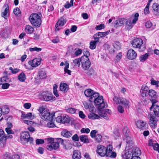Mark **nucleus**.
Here are the masks:
<instances>
[{"label":"nucleus","mask_w":159,"mask_h":159,"mask_svg":"<svg viewBox=\"0 0 159 159\" xmlns=\"http://www.w3.org/2000/svg\"><path fill=\"white\" fill-rule=\"evenodd\" d=\"M113 147L111 145H108L105 147L101 145L97 146L96 152L101 157H110L114 158L116 157V153L112 151Z\"/></svg>","instance_id":"nucleus-1"},{"label":"nucleus","mask_w":159,"mask_h":159,"mask_svg":"<svg viewBox=\"0 0 159 159\" xmlns=\"http://www.w3.org/2000/svg\"><path fill=\"white\" fill-rule=\"evenodd\" d=\"M128 144L127 143L124 153L122 154L123 158L128 159L135 155H139L140 154V151L139 149H136L134 150L132 147H129Z\"/></svg>","instance_id":"nucleus-2"},{"label":"nucleus","mask_w":159,"mask_h":159,"mask_svg":"<svg viewBox=\"0 0 159 159\" xmlns=\"http://www.w3.org/2000/svg\"><path fill=\"white\" fill-rule=\"evenodd\" d=\"M90 102H93L98 110L100 111L104 108L106 106L103 96L100 95L98 93L95 97L91 99Z\"/></svg>","instance_id":"nucleus-3"},{"label":"nucleus","mask_w":159,"mask_h":159,"mask_svg":"<svg viewBox=\"0 0 159 159\" xmlns=\"http://www.w3.org/2000/svg\"><path fill=\"white\" fill-rule=\"evenodd\" d=\"M41 14L33 13L30 16L29 19L31 24L35 27H39L41 23Z\"/></svg>","instance_id":"nucleus-4"},{"label":"nucleus","mask_w":159,"mask_h":159,"mask_svg":"<svg viewBox=\"0 0 159 159\" xmlns=\"http://www.w3.org/2000/svg\"><path fill=\"white\" fill-rule=\"evenodd\" d=\"M40 99L44 101H53L55 100V98L52 93L47 91H44L41 93L39 96Z\"/></svg>","instance_id":"nucleus-5"},{"label":"nucleus","mask_w":159,"mask_h":159,"mask_svg":"<svg viewBox=\"0 0 159 159\" xmlns=\"http://www.w3.org/2000/svg\"><path fill=\"white\" fill-rule=\"evenodd\" d=\"M33 140V138L30 137V134L28 132L24 131L21 134L20 140L22 142L21 143L25 144L29 142L31 143H32Z\"/></svg>","instance_id":"nucleus-6"},{"label":"nucleus","mask_w":159,"mask_h":159,"mask_svg":"<svg viewBox=\"0 0 159 159\" xmlns=\"http://www.w3.org/2000/svg\"><path fill=\"white\" fill-rule=\"evenodd\" d=\"M152 103V105L150 108V110H152L154 115L157 117H159V106L156 104L158 101L155 99H151L150 100Z\"/></svg>","instance_id":"nucleus-7"},{"label":"nucleus","mask_w":159,"mask_h":159,"mask_svg":"<svg viewBox=\"0 0 159 159\" xmlns=\"http://www.w3.org/2000/svg\"><path fill=\"white\" fill-rule=\"evenodd\" d=\"M41 118L44 120H52L55 118V113L50 114L48 111L46 110L42 113L41 115Z\"/></svg>","instance_id":"nucleus-8"},{"label":"nucleus","mask_w":159,"mask_h":159,"mask_svg":"<svg viewBox=\"0 0 159 159\" xmlns=\"http://www.w3.org/2000/svg\"><path fill=\"white\" fill-rule=\"evenodd\" d=\"M81 62L82 68L84 70H87L90 66L91 62L89 58L85 57H81Z\"/></svg>","instance_id":"nucleus-9"},{"label":"nucleus","mask_w":159,"mask_h":159,"mask_svg":"<svg viewBox=\"0 0 159 159\" xmlns=\"http://www.w3.org/2000/svg\"><path fill=\"white\" fill-rule=\"evenodd\" d=\"M148 117L149 120V125L150 126L153 128L156 127L157 120L156 117L151 113H149L148 114Z\"/></svg>","instance_id":"nucleus-10"},{"label":"nucleus","mask_w":159,"mask_h":159,"mask_svg":"<svg viewBox=\"0 0 159 159\" xmlns=\"http://www.w3.org/2000/svg\"><path fill=\"white\" fill-rule=\"evenodd\" d=\"M113 100L116 104H123L125 106H128L129 103V102L126 99L116 96H115Z\"/></svg>","instance_id":"nucleus-11"},{"label":"nucleus","mask_w":159,"mask_h":159,"mask_svg":"<svg viewBox=\"0 0 159 159\" xmlns=\"http://www.w3.org/2000/svg\"><path fill=\"white\" fill-rule=\"evenodd\" d=\"M84 93L86 96L89 98V100L90 101L91 99L95 97L98 93L95 92L91 89H88L85 90Z\"/></svg>","instance_id":"nucleus-12"},{"label":"nucleus","mask_w":159,"mask_h":159,"mask_svg":"<svg viewBox=\"0 0 159 159\" xmlns=\"http://www.w3.org/2000/svg\"><path fill=\"white\" fill-rule=\"evenodd\" d=\"M131 43L134 48L140 49L143 43V41L141 39L137 38L132 41Z\"/></svg>","instance_id":"nucleus-13"},{"label":"nucleus","mask_w":159,"mask_h":159,"mask_svg":"<svg viewBox=\"0 0 159 159\" xmlns=\"http://www.w3.org/2000/svg\"><path fill=\"white\" fill-rule=\"evenodd\" d=\"M42 59L40 58H36L28 62L29 64L33 67H36L41 64Z\"/></svg>","instance_id":"nucleus-14"},{"label":"nucleus","mask_w":159,"mask_h":159,"mask_svg":"<svg viewBox=\"0 0 159 159\" xmlns=\"http://www.w3.org/2000/svg\"><path fill=\"white\" fill-rule=\"evenodd\" d=\"M66 22V21L63 18L61 17L57 21L55 25V31H57L61 29V27L64 25Z\"/></svg>","instance_id":"nucleus-15"},{"label":"nucleus","mask_w":159,"mask_h":159,"mask_svg":"<svg viewBox=\"0 0 159 159\" xmlns=\"http://www.w3.org/2000/svg\"><path fill=\"white\" fill-rule=\"evenodd\" d=\"M137 56L136 52L133 49H130L128 51L127 56L129 59L133 60L136 58Z\"/></svg>","instance_id":"nucleus-16"},{"label":"nucleus","mask_w":159,"mask_h":159,"mask_svg":"<svg viewBox=\"0 0 159 159\" xmlns=\"http://www.w3.org/2000/svg\"><path fill=\"white\" fill-rule=\"evenodd\" d=\"M59 143L54 141L52 143L47 145V148L49 150L51 151L53 149H57L59 148Z\"/></svg>","instance_id":"nucleus-17"},{"label":"nucleus","mask_w":159,"mask_h":159,"mask_svg":"<svg viewBox=\"0 0 159 159\" xmlns=\"http://www.w3.org/2000/svg\"><path fill=\"white\" fill-rule=\"evenodd\" d=\"M21 117L22 119L27 118L29 120H32L34 118V116L32 115L31 113L29 112L27 114L24 113L23 111L21 112Z\"/></svg>","instance_id":"nucleus-18"},{"label":"nucleus","mask_w":159,"mask_h":159,"mask_svg":"<svg viewBox=\"0 0 159 159\" xmlns=\"http://www.w3.org/2000/svg\"><path fill=\"white\" fill-rule=\"evenodd\" d=\"M4 7H5V9L4 11L1 13V16L2 17L7 19V14L9 12V7L8 5H5Z\"/></svg>","instance_id":"nucleus-19"},{"label":"nucleus","mask_w":159,"mask_h":159,"mask_svg":"<svg viewBox=\"0 0 159 159\" xmlns=\"http://www.w3.org/2000/svg\"><path fill=\"white\" fill-rule=\"evenodd\" d=\"M153 12L156 16L159 15V5L157 3H154L152 5Z\"/></svg>","instance_id":"nucleus-20"},{"label":"nucleus","mask_w":159,"mask_h":159,"mask_svg":"<svg viewBox=\"0 0 159 159\" xmlns=\"http://www.w3.org/2000/svg\"><path fill=\"white\" fill-rule=\"evenodd\" d=\"M60 90L64 93H66L69 89L68 85L66 83H61L60 85Z\"/></svg>","instance_id":"nucleus-21"},{"label":"nucleus","mask_w":159,"mask_h":159,"mask_svg":"<svg viewBox=\"0 0 159 159\" xmlns=\"http://www.w3.org/2000/svg\"><path fill=\"white\" fill-rule=\"evenodd\" d=\"M61 134L62 136L66 138L70 137L72 135L71 132L68 131L66 129L63 130L61 132Z\"/></svg>","instance_id":"nucleus-22"},{"label":"nucleus","mask_w":159,"mask_h":159,"mask_svg":"<svg viewBox=\"0 0 159 159\" xmlns=\"http://www.w3.org/2000/svg\"><path fill=\"white\" fill-rule=\"evenodd\" d=\"M125 23V19L124 18H121L119 19L118 20H116L114 23V26L115 27H117L119 26H121L122 25L124 24Z\"/></svg>","instance_id":"nucleus-23"},{"label":"nucleus","mask_w":159,"mask_h":159,"mask_svg":"<svg viewBox=\"0 0 159 159\" xmlns=\"http://www.w3.org/2000/svg\"><path fill=\"white\" fill-rule=\"evenodd\" d=\"M146 123L142 120H138L136 122L137 127L140 129H143L146 127Z\"/></svg>","instance_id":"nucleus-24"},{"label":"nucleus","mask_w":159,"mask_h":159,"mask_svg":"<svg viewBox=\"0 0 159 159\" xmlns=\"http://www.w3.org/2000/svg\"><path fill=\"white\" fill-rule=\"evenodd\" d=\"M39 75L41 79H45L47 77L46 72L43 69L39 70Z\"/></svg>","instance_id":"nucleus-25"},{"label":"nucleus","mask_w":159,"mask_h":159,"mask_svg":"<svg viewBox=\"0 0 159 159\" xmlns=\"http://www.w3.org/2000/svg\"><path fill=\"white\" fill-rule=\"evenodd\" d=\"M25 32L28 34H31L34 31V28L31 25H26L25 28Z\"/></svg>","instance_id":"nucleus-26"},{"label":"nucleus","mask_w":159,"mask_h":159,"mask_svg":"<svg viewBox=\"0 0 159 159\" xmlns=\"http://www.w3.org/2000/svg\"><path fill=\"white\" fill-rule=\"evenodd\" d=\"M61 123H68L69 122L70 119L69 117L66 115H61Z\"/></svg>","instance_id":"nucleus-27"},{"label":"nucleus","mask_w":159,"mask_h":159,"mask_svg":"<svg viewBox=\"0 0 159 159\" xmlns=\"http://www.w3.org/2000/svg\"><path fill=\"white\" fill-rule=\"evenodd\" d=\"M79 138L80 141L84 143H88L89 142V139L87 135H81Z\"/></svg>","instance_id":"nucleus-28"},{"label":"nucleus","mask_w":159,"mask_h":159,"mask_svg":"<svg viewBox=\"0 0 159 159\" xmlns=\"http://www.w3.org/2000/svg\"><path fill=\"white\" fill-rule=\"evenodd\" d=\"M1 111L2 114L5 115L8 114L9 111V109L7 106H3L2 108L1 107Z\"/></svg>","instance_id":"nucleus-29"},{"label":"nucleus","mask_w":159,"mask_h":159,"mask_svg":"<svg viewBox=\"0 0 159 159\" xmlns=\"http://www.w3.org/2000/svg\"><path fill=\"white\" fill-rule=\"evenodd\" d=\"M88 117L89 119L92 120L98 119L100 118L99 116L93 112L90 113Z\"/></svg>","instance_id":"nucleus-30"},{"label":"nucleus","mask_w":159,"mask_h":159,"mask_svg":"<svg viewBox=\"0 0 159 159\" xmlns=\"http://www.w3.org/2000/svg\"><path fill=\"white\" fill-rule=\"evenodd\" d=\"M73 159H80L81 158L80 154L78 151L75 150L72 156Z\"/></svg>","instance_id":"nucleus-31"},{"label":"nucleus","mask_w":159,"mask_h":159,"mask_svg":"<svg viewBox=\"0 0 159 159\" xmlns=\"http://www.w3.org/2000/svg\"><path fill=\"white\" fill-rule=\"evenodd\" d=\"M148 95L151 98H153L155 99L157 98V95L156 92L155 91L152 89L149 90Z\"/></svg>","instance_id":"nucleus-32"},{"label":"nucleus","mask_w":159,"mask_h":159,"mask_svg":"<svg viewBox=\"0 0 159 159\" xmlns=\"http://www.w3.org/2000/svg\"><path fill=\"white\" fill-rule=\"evenodd\" d=\"M109 34L108 31L105 32H99L95 34V36H97L99 38H102L105 37Z\"/></svg>","instance_id":"nucleus-33"},{"label":"nucleus","mask_w":159,"mask_h":159,"mask_svg":"<svg viewBox=\"0 0 159 159\" xmlns=\"http://www.w3.org/2000/svg\"><path fill=\"white\" fill-rule=\"evenodd\" d=\"M149 56V54L148 53H146L144 55H141L139 57V60L141 61H145Z\"/></svg>","instance_id":"nucleus-34"},{"label":"nucleus","mask_w":159,"mask_h":159,"mask_svg":"<svg viewBox=\"0 0 159 159\" xmlns=\"http://www.w3.org/2000/svg\"><path fill=\"white\" fill-rule=\"evenodd\" d=\"M110 115V112H108V114L106 111H102V113L101 116L106 120L109 119Z\"/></svg>","instance_id":"nucleus-35"},{"label":"nucleus","mask_w":159,"mask_h":159,"mask_svg":"<svg viewBox=\"0 0 159 159\" xmlns=\"http://www.w3.org/2000/svg\"><path fill=\"white\" fill-rule=\"evenodd\" d=\"M13 12L16 17H19L20 16V9L18 7H16L14 9Z\"/></svg>","instance_id":"nucleus-36"},{"label":"nucleus","mask_w":159,"mask_h":159,"mask_svg":"<svg viewBox=\"0 0 159 159\" xmlns=\"http://www.w3.org/2000/svg\"><path fill=\"white\" fill-rule=\"evenodd\" d=\"M4 132L2 129H0V142H3V141H5L6 139L4 138Z\"/></svg>","instance_id":"nucleus-37"},{"label":"nucleus","mask_w":159,"mask_h":159,"mask_svg":"<svg viewBox=\"0 0 159 159\" xmlns=\"http://www.w3.org/2000/svg\"><path fill=\"white\" fill-rule=\"evenodd\" d=\"M81 62V58H80L76 59L73 60V62L75 66L79 67L80 66Z\"/></svg>","instance_id":"nucleus-38"},{"label":"nucleus","mask_w":159,"mask_h":159,"mask_svg":"<svg viewBox=\"0 0 159 159\" xmlns=\"http://www.w3.org/2000/svg\"><path fill=\"white\" fill-rule=\"evenodd\" d=\"M4 159H13V155L9 152H6L4 156Z\"/></svg>","instance_id":"nucleus-39"},{"label":"nucleus","mask_w":159,"mask_h":159,"mask_svg":"<svg viewBox=\"0 0 159 159\" xmlns=\"http://www.w3.org/2000/svg\"><path fill=\"white\" fill-rule=\"evenodd\" d=\"M113 46L114 48L117 50L120 49L121 47L120 43L118 42H116L113 44Z\"/></svg>","instance_id":"nucleus-40"},{"label":"nucleus","mask_w":159,"mask_h":159,"mask_svg":"<svg viewBox=\"0 0 159 159\" xmlns=\"http://www.w3.org/2000/svg\"><path fill=\"white\" fill-rule=\"evenodd\" d=\"M77 110V109L72 107L68 108L67 109H66V111L67 112L71 114L75 113Z\"/></svg>","instance_id":"nucleus-41"},{"label":"nucleus","mask_w":159,"mask_h":159,"mask_svg":"<svg viewBox=\"0 0 159 159\" xmlns=\"http://www.w3.org/2000/svg\"><path fill=\"white\" fill-rule=\"evenodd\" d=\"M122 53L121 52H119L116 56L115 59L116 62H118L121 59Z\"/></svg>","instance_id":"nucleus-42"},{"label":"nucleus","mask_w":159,"mask_h":159,"mask_svg":"<svg viewBox=\"0 0 159 159\" xmlns=\"http://www.w3.org/2000/svg\"><path fill=\"white\" fill-rule=\"evenodd\" d=\"M97 43L94 41H91L90 43V48L92 49H94L96 48V44Z\"/></svg>","instance_id":"nucleus-43"},{"label":"nucleus","mask_w":159,"mask_h":159,"mask_svg":"<svg viewBox=\"0 0 159 159\" xmlns=\"http://www.w3.org/2000/svg\"><path fill=\"white\" fill-rule=\"evenodd\" d=\"M50 121L47 124V126L48 128H53L55 126V125L53 123V120H49Z\"/></svg>","instance_id":"nucleus-44"},{"label":"nucleus","mask_w":159,"mask_h":159,"mask_svg":"<svg viewBox=\"0 0 159 159\" xmlns=\"http://www.w3.org/2000/svg\"><path fill=\"white\" fill-rule=\"evenodd\" d=\"M29 50L31 52H33L34 51H36L37 52H39L41 51L42 49L40 48H37L35 47L34 48H29Z\"/></svg>","instance_id":"nucleus-45"},{"label":"nucleus","mask_w":159,"mask_h":159,"mask_svg":"<svg viewBox=\"0 0 159 159\" xmlns=\"http://www.w3.org/2000/svg\"><path fill=\"white\" fill-rule=\"evenodd\" d=\"M94 138H95V139L98 142H100L101 141L102 137L100 134H96Z\"/></svg>","instance_id":"nucleus-46"},{"label":"nucleus","mask_w":159,"mask_h":159,"mask_svg":"<svg viewBox=\"0 0 159 159\" xmlns=\"http://www.w3.org/2000/svg\"><path fill=\"white\" fill-rule=\"evenodd\" d=\"M45 142L48 144L52 143L54 141V139L53 138H48V139H45Z\"/></svg>","instance_id":"nucleus-47"},{"label":"nucleus","mask_w":159,"mask_h":159,"mask_svg":"<svg viewBox=\"0 0 159 159\" xmlns=\"http://www.w3.org/2000/svg\"><path fill=\"white\" fill-rule=\"evenodd\" d=\"M105 28V25L103 24H102L99 25H97L95 28L97 30H100L103 29Z\"/></svg>","instance_id":"nucleus-48"},{"label":"nucleus","mask_w":159,"mask_h":159,"mask_svg":"<svg viewBox=\"0 0 159 159\" xmlns=\"http://www.w3.org/2000/svg\"><path fill=\"white\" fill-rule=\"evenodd\" d=\"M26 79V75L23 72L20 73V81H24Z\"/></svg>","instance_id":"nucleus-49"},{"label":"nucleus","mask_w":159,"mask_h":159,"mask_svg":"<svg viewBox=\"0 0 159 159\" xmlns=\"http://www.w3.org/2000/svg\"><path fill=\"white\" fill-rule=\"evenodd\" d=\"M7 76H4L0 78V85L4 84V82H7L6 81L7 79Z\"/></svg>","instance_id":"nucleus-50"},{"label":"nucleus","mask_w":159,"mask_h":159,"mask_svg":"<svg viewBox=\"0 0 159 159\" xmlns=\"http://www.w3.org/2000/svg\"><path fill=\"white\" fill-rule=\"evenodd\" d=\"M139 16V14L138 13H136L134 16V18L132 20V23L134 24L136 23L138 20V17Z\"/></svg>","instance_id":"nucleus-51"},{"label":"nucleus","mask_w":159,"mask_h":159,"mask_svg":"<svg viewBox=\"0 0 159 159\" xmlns=\"http://www.w3.org/2000/svg\"><path fill=\"white\" fill-rule=\"evenodd\" d=\"M90 129L88 128H82L80 130V132L81 133H86L87 134H88L90 132Z\"/></svg>","instance_id":"nucleus-52"},{"label":"nucleus","mask_w":159,"mask_h":159,"mask_svg":"<svg viewBox=\"0 0 159 159\" xmlns=\"http://www.w3.org/2000/svg\"><path fill=\"white\" fill-rule=\"evenodd\" d=\"M129 132V130L127 127H125L123 129V133L125 134L126 136H127L128 133Z\"/></svg>","instance_id":"nucleus-53"},{"label":"nucleus","mask_w":159,"mask_h":159,"mask_svg":"<svg viewBox=\"0 0 159 159\" xmlns=\"http://www.w3.org/2000/svg\"><path fill=\"white\" fill-rule=\"evenodd\" d=\"M44 142V141L43 139H37L36 140V143L37 144H42Z\"/></svg>","instance_id":"nucleus-54"},{"label":"nucleus","mask_w":159,"mask_h":159,"mask_svg":"<svg viewBox=\"0 0 159 159\" xmlns=\"http://www.w3.org/2000/svg\"><path fill=\"white\" fill-rule=\"evenodd\" d=\"M151 84L153 85H158L159 83L158 81H156L153 78H152L151 80Z\"/></svg>","instance_id":"nucleus-55"},{"label":"nucleus","mask_w":159,"mask_h":159,"mask_svg":"<svg viewBox=\"0 0 159 159\" xmlns=\"http://www.w3.org/2000/svg\"><path fill=\"white\" fill-rule=\"evenodd\" d=\"M153 148L155 150H156L159 152V144L156 143L155 145L153 146Z\"/></svg>","instance_id":"nucleus-56"},{"label":"nucleus","mask_w":159,"mask_h":159,"mask_svg":"<svg viewBox=\"0 0 159 159\" xmlns=\"http://www.w3.org/2000/svg\"><path fill=\"white\" fill-rule=\"evenodd\" d=\"M72 139L73 140L78 141L79 140V138L77 134H74L72 137Z\"/></svg>","instance_id":"nucleus-57"},{"label":"nucleus","mask_w":159,"mask_h":159,"mask_svg":"<svg viewBox=\"0 0 159 159\" xmlns=\"http://www.w3.org/2000/svg\"><path fill=\"white\" fill-rule=\"evenodd\" d=\"M31 106V104L30 103H26L24 105V108L26 109H29Z\"/></svg>","instance_id":"nucleus-58"},{"label":"nucleus","mask_w":159,"mask_h":159,"mask_svg":"<svg viewBox=\"0 0 159 159\" xmlns=\"http://www.w3.org/2000/svg\"><path fill=\"white\" fill-rule=\"evenodd\" d=\"M24 122L25 124L30 125H33L34 123V122L33 121L29 120H24Z\"/></svg>","instance_id":"nucleus-59"},{"label":"nucleus","mask_w":159,"mask_h":159,"mask_svg":"<svg viewBox=\"0 0 159 159\" xmlns=\"http://www.w3.org/2000/svg\"><path fill=\"white\" fill-rule=\"evenodd\" d=\"M5 130L8 134H14V131L11 130V129L6 128Z\"/></svg>","instance_id":"nucleus-60"},{"label":"nucleus","mask_w":159,"mask_h":159,"mask_svg":"<svg viewBox=\"0 0 159 159\" xmlns=\"http://www.w3.org/2000/svg\"><path fill=\"white\" fill-rule=\"evenodd\" d=\"M114 134H115L116 137H118L120 136V133L119 132V130L117 129H116L114 131Z\"/></svg>","instance_id":"nucleus-61"},{"label":"nucleus","mask_w":159,"mask_h":159,"mask_svg":"<svg viewBox=\"0 0 159 159\" xmlns=\"http://www.w3.org/2000/svg\"><path fill=\"white\" fill-rule=\"evenodd\" d=\"M117 109L118 111L120 113H122L124 112V108L121 106H119L118 107Z\"/></svg>","instance_id":"nucleus-62"},{"label":"nucleus","mask_w":159,"mask_h":159,"mask_svg":"<svg viewBox=\"0 0 159 159\" xmlns=\"http://www.w3.org/2000/svg\"><path fill=\"white\" fill-rule=\"evenodd\" d=\"M97 131L96 130H92L90 133V136L92 138H94L96 136Z\"/></svg>","instance_id":"nucleus-63"},{"label":"nucleus","mask_w":159,"mask_h":159,"mask_svg":"<svg viewBox=\"0 0 159 159\" xmlns=\"http://www.w3.org/2000/svg\"><path fill=\"white\" fill-rule=\"evenodd\" d=\"M152 26V23L150 21H148L146 23L145 26L147 28H150Z\"/></svg>","instance_id":"nucleus-64"}]
</instances>
